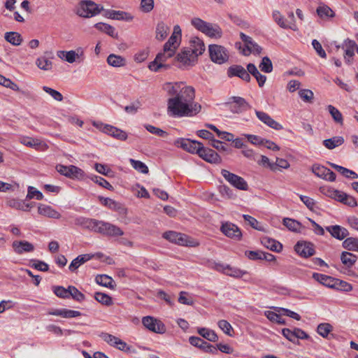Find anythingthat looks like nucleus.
I'll list each match as a JSON object with an SVG mask.
<instances>
[{
    "label": "nucleus",
    "instance_id": "obj_42",
    "mask_svg": "<svg viewBox=\"0 0 358 358\" xmlns=\"http://www.w3.org/2000/svg\"><path fill=\"white\" fill-rule=\"evenodd\" d=\"M317 14L321 19H327L334 17V12L327 5L322 4L319 6L316 10Z\"/></svg>",
    "mask_w": 358,
    "mask_h": 358
},
{
    "label": "nucleus",
    "instance_id": "obj_57",
    "mask_svg": "<svg viewBox=\"0 0 358 358\" xmlns=\"http://www.w3.org/2000/svg\"><path fill=\"white\" fill-rule=\"evenodd\" d=\"M245 273V271L237 268L231 267L229 265H227L226 271H224V274L234 278H241Z\"/></svg>",
    "mask_w": 358,
    "mask_h": 358
},
{
    "label": "nucleus",
    "instance_id": "obj_35",
    "mask_svg": "<svg viewBox=\"0 0 358 358\" xmlns=\"http://www.w3.org/2000/svg\"><path fill=\"white\" fill-rule=\"evenodd\" d=\"M169 31V27L166 25L164 22H159L156 27L155 30V38L158 41L164 40L168 36Z\"/></svg>",
    "mask_w": 358,
    "mask_h": 358
},
{
    "label": "nucleus",
    "instance_id": "obj_49",
    "mask_svg": "<svg viewBox=\"0 0 358 358\" xmlns=\"http://www.w3.org/2000/svg\"><path fill=\"white\" fill-rule=\"evenodd\" d=\"M52 292L59 298L69 299V286L67 288L63 286H53Z\"/></svg>",
    "mask_w": 358,
    "mask_h": 358
},
{
    "label": "nucleus",
    "instance_id": "obj_26",
    "mask_svg": "<svg viewBox=\"0 0 358 358\" xmlns=\"http://www.w3.org/2000/svg\"><path fill=\"white\" fill-rule=\"evenodd\" d=\"M191 52L196 54V57L202 55L205 50V45L201 39L198 37H192L189 41V45L187 47Z\"/></svg>",
    "mask_w": 358,
    "mask_h": 358
},
{
    "label": "nucleus",
    "instance_id": "obj_6",
    "mask_svg": "<svg viewBox=\"0 0 358 358\" xmlns=\"http://www.w3.org/2000/svg\"><path fill=\"white\" fill-rule=\"evenodd\" d=\"M162 237L171 243H174L180 245L191 247L196 245L194 241L193 240H190L188 236L176 231H166L163 234Z\"/></svg>",
    "mask_w": 358,
    "mask_h": 358
},
{
    "label": "nucleus",
    "instance_id": "obj_20",
    "mask_svg": "<svg viewBox=\"0 0 358 358\" xmlns=\"http://www.w3.org/2000/svg\"><path fill=\"white\" fill-rule=\"evenodd\" d=\"M99 129L103 132L114 137L116 139L125 141L127 138V134L124 131L112 125L101 124Z\"/></svg>",
    "mask_w": 358,
    "mask_h": 358
},
{
    "label": "nucleus",
    "instance_id": "obj_34",
    "mask_svg": "<svg viewBox=\"0 0 358 358\" xmlns=\"http://www.w3.org/2000/svg\"><path fill=\"white\" fill-rule=\"evenodd\" d=\"M313 278L327 287H333L334 278L322 273H313Z\"/></svg>",
    "mask_w": 358,
    "mask_h": 358
},
{
    "label": "nucleus",
    "instance_id": "obj_64",
    "mask_svg": "<svg viewBox=\"0 0 358 358\" xmlns=\"http://www.w3.org/2000/svg\"><path fill=\"white\" fill-rule=\"evenodd\" d=\"M43 90L50 94L55 100L57 101H62L63 100V95L59 92L47 86H43Z\"/></svg>",
    "mask_w": 358,
    "mask_h": 358
},
{
    "label": "nucleus",
    "instance_id": "obj_39",
    "mask_svg": "<svg viewBox=\"0 0 358 358\" xmlns=\"http://www.w3.org/2000/svg\"><path fill=\"white\" fill-rule=\"evenodd\" d=\"M57 55L60 59H64L71 64L76 62V58H78V54L75 50H59L57 52Z\"/></svg>",
    "mask_w": 358,
    "mask_h": 358
},
{
    "label": "nucleus",
    "instance_id": "obj_47",
    "mask_svg": "<svg viewBox=\"0 0 358 358\" xmlns=\"http://www.w3.org/2000/svg\"><path fill=\"white\" fill-rule=\"evenodd\" d=\"M343 246L348 250L358 252V238H346L343 242Z\"/></svg>",
    "mask_w": 358,
    "mask_h": 358
},
{
    "label": "nucleus",
    "instance_id": "obj_48",
    "mask_svg": "<svg viewBox=\"0 0 358 358\" xmlns=\"http://www.w3.org/2000/svg\"><path fill=\"white\" fill-rule=\"evenodd\" d=\"M94 299L99 303H100L103 305L107 306H111L113 304L112 298L109 295H108L105 293L96 292L94 294Z\"/></svg>",
    "mask_w": 358,
    "mask_h": 358
},
{
    "label": "nucleus",
    "instance_id": "obj_33",
    "mask_svg": "<svg viewBox=\"0 0 358 358\" xmlns=\"http://www.w3.org/2000/svg\"><path fill=\"white\" fill-rule=\"evenodd\" d=\"M247 70L249 74H251L256 78L259 86L260 87H263L266 80V76L261 74L256 66L252 63L247 65Z\"/></svg>",
    "mask_w": 358,
    "mask_h": 358
},
{
    "label": "nucleus",
    "instance_id": "obj_43",
    "mask_svg": "<svg viewBox=\"0 0 358 358\" xmlns=\"http://www.w3.org/2000/svg\"><path fill=\"white\" fill-rule=\"evenodd\" d=\"M283 224L290 231L301 232V224L293 219L285 217L282 220Z\"/></svg>",
    "mask_w": 358,
    "mask_h": 358
},
{
    "label": "nucleus",
    "instance_id": "obj_52",
    "mask_svg": "<svg viewBox=\"0 0 358 358\" xmlns=\"http://www.w3.org/2000/svg\"><path fill=\"white\" fill-rule=\"evenodd\" d=\"M69 298H72L78 302L83 301L85 299V295L73 285H69Z\"/></svg>",
    "mask_w": 358,
    "mask_h": 358
},
{
    "label": "nucleus",
    "instance_id": "obj_28",
    "mask_svg": "<svg viewBox=\"0 0 358 358\" xmlns=\"http://www.w3.org/2000/svg\"><path fill=\"white\" fill-rule=\"evenodd\" d=\"M48 315L60 316L64 318H73L82 315L80 311L66 308L54 309L48 312Z\"/></svg>",
    "mask_w": 358,
    "mask_h": 358
},
{
    "label": "nucleus",
    "instance_id": "obj_5",
    "mask_svg": "<svg viewBox=\"0 0 358 358\" xmlns=\"http://www.w3.org/2000/svg\"><path fill=\"white\" fill-rule=\"evenodd\" d=\"M210 59L218 64H222L228 61L229 54L227 49L222 45L213 44L208 47Z\"/></svg>",
    "mask_w": 358,
    "mask_h": 358
},
{
    "label": "nucleus",
    "instance_id": "obj_10",
    "mask_svg": "<svg viewBox=\"0 0 358 358\" xmlns=\"http://www.w3.org/2000/svg\"><path fill=\"white\" fill-rule=\"evenodd\" d=\"M175 145L190 153L197 154L198 155L203 147V144L197 141H192L189 138H178L175 141Z\"/></svg>",
    "mask_w": 358,
    "mask_h": 358
},
{
    "label": "nucleus",
    "instance_id": "obj_56",
    "mask_svg": "<svg viewBox=\"0 0 358 358\" xmlns=\"http://www.w3.org/2000/svg\"><path fill=\"white\" fill-rule=\"evenodd\" d=\"M199 334L210 341L215 342L217 340V334L212 330L206 328H201L199 330Z\"/></svg>",
    "mask_w": 358,
    "mask_h": 358
},
{
    "label": "nucleus",
    "instance_id": "obj_23",
    "mask_svg": "<svg viewBox=\"0 0 358 358\" xmlns=\"http://www.w3.org/2000/svg\"><path fill=\"white\" fill-rule=\"evenodd\" d=\"M94 256H95V255H92V254H84V255H78L70 264V265L69 266V270L72 272L75 271L82 264H83L86 262L90 260ZM96 256H97L98 257H101L103 256V254L101 252H98L96 254Z\"/></svg>",
    "mask_w": 358,
    "mask_h": 358
},
{
    "label": "nucleus",
    "instance_id": "obj_25",
    "mask_svg": "<svg viewBox=\"0 0 358 358\" xmlns=\"http://www.w3.org/2000/svg\"><path fill=\"white\" fill-rule=\"evenodd\" d=\"M104 13L103 15L112 20H125V21H131L133 20V16L124 11L121 10H103Z\"/></svg>",
    "mask_w": 358,
    "mask_h": 358
},
{
    "label": "nucleus",
    "instance_id": "obj_7",
    "mask_svg": "<svg viewBox=\"0 0 358 358\" xmlns=\"http://www.w3.org/2000/svg\"><path fill=\"white\" fill-rule=\"evenodd\" d=\"M56 170L61 175L73 180H83L85 177V172L79 167L73 165L58 164L56 166Z\"/></svg>",
    "mask_w": 358,
    "mask_h": 358
},
{
    "label": "nucleus",
    "instance_id": "obj_62",
    "mask_svg": "<svg viewBox=\"0 0 358 358\" xmlns=\"http://www.w3.org/2000/svg\"><path fill=\"white\" fill-rule=\"evenodd\" d=\"M144 127L148 131L158 136L166 137L168 136V133L166 131L151 124H145Z\"/></svg>",
    "mask_w": 358,
    "mask_h": 358
},
{
    "label": "nucleus",
    "instance_id": "obj_63",
    "mask_svg": "<svg viewBox=\"0 0 358 358\" xmlns=\"http://www.w3.org/2000/svg\"><path fill=\"white\" fill-rule=\"evenodd\" d=\"M99 199L103 206L112 210H116L119 208V203L110 198H105L100 196H99Z\"/></svg>",
    "mask_w": 358,
    "mask_h": 358
},
{
    "label": "nucleus",
    "instance_id": "obj_24",
    "mask_svg": "<svg viewBox=\"0 0 358 358\" xmlns=\"http://www.w3.org/2000/svg\"><path fill=\"white\" fill-rule=\"evenodd\" d=\"M331 196L335 200L350 207H355L357 205V201L354 197L339 190H334L331 194Z\"/></svg>",
    "mask_w": 358,
    "mask_h": 358
},
{
    "label": "nucleus",
    "instance_id": "obj_32",
    "mask_svg": "<svg viewBox=\"0 0 358 358\" xmlns=\"http://www.w3.org/2000/svg\"><path fill=\"white\" fill-rule=\"evenodd\" d=\"M261 243L266 248L275 252H280L282 250V245L280 242L267 236L261 238Z\"/></svg>",
    "mask_w": 358,
    "mask_h": 358
},
{
    "label": "nucleus",
    "instance_id": "obj_22",
    "mask_svg": "<svg viewBox=\"0 0 358 358\" xmlns=\"http://www.w3.org/2000/svg\"><path fill=\"white\" fill-rule=\"evenodd\" d=\"M255 114H256L257 117H258V119L261 122H262L263 123L266 124L268 127H269L275 130H277V131L282 129V128H283L282 126L280 123H278V122L274 120L266 113L256 110Z\"/></svg>",
    "mask_w": 358,
    "mask_h": 358
},
{
    "label": "nucleus",
    "instance_id": "obj_51",
    "mask_svg": "<svg viewBox=\"0 0 358 358\" xmlns=\"http://www.w3.org/2000/svg\"><path fill=\"white\" fill-rule=\"evenodd\" d=\"M129 162L132 167L137 171L145 174L148 173V167L145 163L134 159H130Z\"/></svg>",
    "mask_w": 358,
    "mask_h": 358
},
{
    "label": "nucleus",
    "instance_id": "obj_54",
    "mask_svg": "<svg viewBox=\"0 0 358 358\" xmlns=\"http://www.w3.org/2000/svg\"><path fill=\"white\" fill-rule=\"evenodd\" d=\"M327 110L336 122L343 124V115L336 107L332 105H329L327 106Z\"/></svg>",
    "mask_w": 358,
    "mask_h": 358
},
{
    "label": "nucleus",
    "instance_id": "obj_13",
    "mask_svg": "<svg viewBox=\"0 0 358 358\" xmlns=\"http://www.w3.org/2000/svg\"><path fill=\"white\" fill-rule=\"evenodd\" d=\"M142 323L145 328L154 333L164 334L166 331V327L164 323L153 317H143Z\"/></svg>",
    "mask_w": 358,
    "mask_h": 358
},
{
    "label": "nucleus",
    "instance_id": "obj_11",
    "mask_svg": "<svg viewBox=\"0 0 358 358\" xmlns=\"http://www.w3.org/2000/svg\"><path fill=\"white\" fill-rule=\"evenodd\" d=\"M221 173L224 179L236 189L241 190H248V185L243 178L232 173L225 169H222Z\"/></svg>",
    "mask_w": 358,
    "mask_h": 358
},
{
    "label": "nucleus",
    "instance_id": "obj_58",
    "mask_svg": "<svg viewBox=\"0 0 358 358\" xmlns=\"http://www.w3.org/2000/svg\"><path fill=\"white\" fill-rule=\"evenodd\" d=\"M260 70L264 73H271L273 71V64L268 57H264L259 66Z\"/></svg>",
    "mask_w": 358,
    "mask_h": 358
},
{
    "label": "nucleus",
    "instance_id": "obj_40",
    "mask_svg": "<svg viewBox=\"0 0 358 358\" xmlns=\"http://www.w3.org/2000/svg\"><path fill=\"white\" fill-rule=\"evenodd\" d=\"M330 166L347 178H357L358 175L353 171L334 163H329Z\"/></svg>",
    "mask_w": 358,
    "mask_h": 358
},
{
    "label": "nucleus",
    "instance_id": "obj_37",
    "mask_svg": "<svg viewBox=\"0 0 358 358\" xmlns=\"http://www.w3.org/2000/svg\"><path fill=\"white\" fill-rule=\"evenodd\" d=\"M97 284L110 289H114L115 284L113 279L107 275H98L95 278Z\"/></svg>",
    "mask_w": 358,
    "mask_h": 358
},
{
    "label": "nucleus",
    "instance_id": "obj_2",
    "mask_svg": "<svg viewBox=\"0 0 358 358\" xmlns=\"http://www.w3.org/2000/svg\"><path fill=\"white\" fill-rule=\"evenodd\" d=\"M78 223L83 227L107 236H120L124 231L117 226L109 222L91 218L78 219Z\"/></svg>",
    "mask_w": 358,
    "mask_h": 358
},
{
    "label": "nucleus",
    "instance_id": "obj_59",
    "mask_svg": "<svg viewBox=\"0 0 358 358\" xmlns=\"http://www.w3.org/2000/svg\"><path fill=\"white\" fill-rule=\"evenodd\" d=\"M332 326L329 323H322L317 326V331L323 338L327 337L332 331Z\"/></svg>",
    "mask_w": 358,
    "mask_h": 358
},
{
    "label": "nucleus",
    "instance_id": "obj_36",
    "mask_svg": "<svg viewBox=\"0 0 358 358\" xmlns=\"http://www.w3.org/2000/svg\"><path fill=\"white\" fill-rule=\"evenodd\" d=\"M94 27L98 30L107 34L108 36H110L114 38H118V34L116 32L115 29L108 24L99 22V23L95 24Z\"/></svg>",
    "mask_w": 358,
    "mask_h": 358
},
{
    "label": "nucleus",
    "instance_id": "obj_27",
    "mask_svg": "<svg viewBox=\"0 0 358 358\" xmlns=\"http://www.w3.org/2000/svg\"><path fill=\"white\" fill-rule=\"evenodd\" d=\"M12 246L17 254L21 255L24 252H30L34 250V246L27 241H15Z\"/></svg>",
    "mask_w": 358,
    "mask_h": 358
},
{
    "label": "nucleus",
    "instance_id": "obj_50",
    "mask_svg": "<svg viewBox=\"0 0 358 358\" xmlns=\"http://www.w3.org/2000/svg\"><path fill=\"white\" fill-rule=\"evenodd\" d=\"M332 288L345 292H349L352 289V287L350 284L336 278H334Z\"/></svg>",
    "mask_w": 358,
    "mask_h": 358
},
{
    "label": "nucleus",
    "instance_id": "obj_46",
    "mask_svg": "<svg viewBox=\"0 0 358 358\" xmlns=\"http://www.w3.org/2000/svg\"><path fill=\"white\" fill-rule=\"evenodd\" d=\"M341 259L343 264L348 267H350L356 262L357 256L348 252H343Z\"/></svg>",
    "mask_w": 358,
    "mask_h": 358
},
{
    "label": "nucleus",
    "instance_id": "obj_30",
    "mask_svg": "<svg viewBox=\"0 0 358 358\" xmlns=\"http://www.w3.org/2000/svg\"><path fill=\"white\" fill-rule=\"evenodd\" d=\"M240 37L241 40L245 43L246 48L249 52H253L256 54H259L262 52V48L255 43L252 38L247 36L243 33L240 34Z\"/></svg>",
    "mask_w": 358,
    "mask_h": 358
},
{
    "label": "nucleus",
    "instance_id": "obj_18",
    "mask_svg": "<svg viewBox=\"0 0 358 358\" xmlns=\"http://www.w3.org/2000/svg\"><path fill=\"white\" fill-rule=\"evenodd\" d=\"M227 76L229 78L232 77H238L243 80L245 82H250V76L248 73V71L247 69H245L241 65H232L229 66L227 69Z\"/></svg>",
    "mask_w": 358,
    "mask_h": 358
},
{
    "label": "nucleus",
    "instance_id": "obj_31",
    "mask_svg": "<svg viewBox=\"0 0 358 358\" xmlns=\"http://www.w3.org/2000/svg\"><path fill=\"white\" fill-rule=\"evenodd\" d=\"M326 229L333 237L338 240L345 238L349 234L348 231L340 225L329 226L326 227Z\"/></svg>",
    "mask_w": 358,
    "mask_h": 358
},
{
    "label": "nucleus",
    "instance_id": "obj_29",
    "mask_svg": "<svg viewBox=\"0 0 358 358\" xmlns=\"http://www.w3.org/2000/svg\"><path fill=\"white\" fill-rule=\"evenodd\" d=\"M38 213L43 215L50 218L53 219H59L61 217V214L55 210L50 206H48L45 204L40 203L38 206Z\"/></svg>",
    "mask_w": 358,
    "mask_h": 358
},
{
    "label": "nucleus",
    "instance_id": "obj_44",
    "mask_svg": "<svg viewBox=\"0 0 358 358\" xmlns=\"http://www.w3.org/2000/svg\"><path fill=\"white\" fill-rule=\"evenodd\" d=\"M272 17L273 20L281 27L283 29H292L293 27L292 25L289 24L287 22L286 19L284 17L283 15L280 14V13L278 10H274L272 14Z\"/></svg>",
    "mask_w": 358,
    "mask_h": 358
},
{
    "label": "nucleus",
    "instance_id": "obj_21",
    "mask_svg": "<svg viewBox=\"0 0 358 358\" xmlns=\"http://www.w3.org/2000/svg\"><path fill=\"white\" fill-rule=\"evenodd\" d=\"M199 156L203 160L211 164H220L222 162L220 156L213 150L203 145Z\"/></svg>",
    "mask_w": 358,
    "mask_h": 358
},
{
    "label": "nucleus",
    "instance_id": "obj_15",
    "mask_svg": "<svg viewBox=\"0 0 358 358\" xmlns=\"http://www.w3.org/2000/svg\"><path fill=\"white\" fill-rule=\"evenodd\" d=\"M173 55L174 54H171V52H166L163 50V52L158 53L155 60L149 64V69L152 71L157 72L161 68L167 69L169 66L164 64V62H166L167 59L171 58Z\"/></svg>",
    "mask_w": 358,
    "mask_h": 358
},
{
    "label": "nucleus",
    "instance_id": "obj_3",
    "mask_svg": "<svg viewBox=\"0 0 358 358\" xmlns=\"http://www.w3.org/2000/svg\"><path fill=\"white\" fill-rule=\"evenodd\" d=\"M191 23L197 30L210 38H220L222 36V30L217 24L207 22L199 17L193 18Z\"/></svg>",
    "mask_w": 358,
    "mask_h": 358
},
{
    "label": "nucleus",
    "instance_id": "obj_1",
    "mask_svg": "<svg viewBox=\"0 0 358 358\" xmlns=\"http://www.w3.org/2000/svg\"><path fill=\"white\" fill-rule=\"evenodd\" d=\"M164 90L170 98L167 101L168 114L171 117H192L198 114L201 106L194 101L195 90L182 82L166 83Z\"/></svg>",
    "mask_w": 358,
    "mask_h": 358
},
{
    "label": "nucleus",
    "instance_id": "obj_4",
    "mask_svg": "<svg viewBox=\"0 0 358 358\" xmlns=\"http://www.w3.org/2000/svg\"><path fill=\"white\" fill-rule=\"evenodd\" d=\"M101 10H103V6L99 7L90 0H83L78 3L76 14L83 17H92L99 14Z\"/></svg>",
    "mask_w": 358,
    "mask_h": 358
},
{
    "label": "nucleus",
    "instance_id": "obj_53",
    "mask_svg": "<svg viewBox=\"0 0 358 358\" xmlns=\"http://www.w3.org/2000/svg\"><path fill=\"white\" fill-rule=\"evenodd\" d=\"M36 64L39 69L44 71L50 70L52 66V62L45 57L38 58L36 61Z\"/></svg>",
    "mask_w": 358,
    "mask_h": 358
},
{
    "label": "nucleus",
    "instance_id": "obj_17",
    "mask_svg": "<svg viewBox=\"0 0 358 358\" xmlns=\"http://www.w3.org/2000/svg\"><path fill=\"white\" fill-rule=\"evenodd\" d=\"M312 171L315 176L324 180L331 182L336 180V174L324 166L314 164L312 166Z\"/></svg>",
    "mask_w": 358,
    "mask_h": 358
},
{
    "label": "nucleus",
    "instance_id": "obj_38",
    "mask_svg": "<svg viewBox=\"0 0 358 358\" xmlns=\"http://www.w3.org/2000/svg\"><path fill=\"white\" fill-rule=\"evenodd\" d=\"M107 62L110 66L121 67L126 65V59L122 56L110 54L107 57Z\"/></svg>",
    "mask_w": 358,
    "mask_h": 358
},
{
    "label": "nucleus",
    "instance_id": "obj_60",
    "mask_svg": "<svg viewBox=\"0 0 358 358\" xmlns=\"http://www.w3.org/2000/svg\"><path fill=\"white\" fill-rule=\"evenodd\" d=\"M299 96L306 103H312L314 99V94L310 90H299Z\"/></svg>",
    "mask_w": 358,
    "mask_h": 358
},
{
    "label": "nucleus",
    "instance_id": "obj_61",
    "mask_svg": "<svg viewBox=\"0 0 358 358\" xmlns=\"http://www.w3.org/2000/svg\"><path fill=\"white\" fill-rule=\"evenodd\" d=\"M266 317L271 322H275L278 324H285V320L278 313L273 311H266Z\"/></svg>",
    "mask_w": 358,
    "mask_h": 358
},
{
    "label": "nucleus",
    "instance_id": "obj_45",
    "mask_svg": "<svg viewBox=\"0 0 358 358\" xmlns=\"http://www.w3.org/2000/svg\"><path fill=\"white\" fill-rule=\"evenodd\" d=\"M6 41L13 45H20L22 41L21 35L15 31L6 32L4 36Z\"/></svg>",
    "mask_w": 358,
    "mask_h": 358
},
{
    "label": "nucleus",
    "instance_id": "obj_8",
    "mask_svg": "<svg viewBox=\"0 0 358 358\" xmlns=\"http://www.w3.org/2000/svg\"><path fill=\"white\" fill-rule=\"evenodd\" d=\"M175 59L180 64V67L188 68L195 65L198 57H196V54L191 52L187 48H183L178 53Z\"/></svg>",
    "mask_w": 358,
    "mask_h": 358
},
{
    "label": "nucleus",
    "instance_id": "obj_55",
    "mask_svg": "<svg viewBox=\"0 0 358 358\" xmlns=\"http://www.w3.org/2000/svg\"><path fill=\"white\" fill-rule=\"evenodd\" d=\"M7 205L11 208L15 209H20L22 210H26L27 208L30 207L29 204H25L22 201H20L16 199H10L7 201Z\"/></svg>",
    "mask_w": 358,
    "mask_h": 358
},
{
    "label": "nucleus",
    "instance_id": "obj_12",
    "mask_svg": "<svg viewBox=\"0 0 358 358\" xmlns=\"http://www.w3.org/2000/svg\"><path fill=\"white\" fill-rule=\"evenodd\" d=\"M229 106V109L233 113H241L250 109L251 106L246 100L241 96H231L227 103Z\"/></svg>",
    "mask_w": 358,
    "mask_h": 358
},
{
    "label": "nucleus",
    "instance_id": "obj_9",
    "mask_svg": "<svg viewBox=\"0 0 358 358\" xmlns=\"http://www.w3.org/2000/svg\"><path fill=\"white\" fill-rule=\"evenodd\" d=\"M182 31L179 25L173 27V31L168 41L164 45V50L175 54L181 42Z\"/></svg>",
    "mask_w": 358,
    "mask_h": 358
},
{
    "label": "nucleus",
    "instance_id": "obj_41",
    "mask_svg": "<svg viewBox=\"0 0 358 358\" xmlns=\"http://www.w3.org/2000/svg\"><path fill=\"white\" fill-rule=\"evenodd\" d=\"M344 143V138L342 136H334L323 141V145L329 150H332Z\"/></svg>",
    "mask_w": 358,
    "mask_h": 358
},
{
    "label": "nucleus",
    "instance_id": "obj_19",
    "mask_svg": "<svg viewBox=\"0 0 358 358\" xmlns=\"http://www.w3.org/2000/svg\"><path fill=\"white\" fill-rule=\"evenodd\" d=\"M296 252L302 257H308L315 254L313 243L306 241H299L294 246Z\"/></svg>",
    "mask_w": 358,
    "mask_h": 358
},
{
    "label": "nucleus",
    "instance_id": "obj_16",
    "mask_svg": "<svg viewBox=\"0 0 358 358\" xmlns=\"http://www.w3.org/2000/svg\"><path fill=\"white\" fill-rule=\"evenodd\" d=\"M221 231L227 237L233 238L236 241L241 240L242 233L240 229L233 223L226 222L222 224L221 227Z\"/></svg>",
    "mask_w": 358,
    "mask_h": 358
},
{
    "label": "nucleus",
    "instance_id": "obj_14",
    "mask_svg": "<svg viewBox=\"0 0 358 358\" xmlns=\"http://www.w3.org/2000/svg\"><path fill=\"white\" fill-rule=\"evenodd\" d=\"M357 47L358 45L356 42L350 38H346L344 40L341 45H336L338 49L341 48L344 50V59L346 64L349 65L352 64V57L355 56V50L357 51Z\"/></svg>",
    "mask_w": 358,
    "mask_h": 358
}]
</instances>
